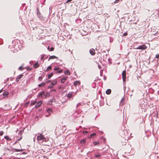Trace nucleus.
Listing matches in <instances>:
<instances>
[{"mask_svg": "<svg viewBox=\"0 0 159 159\" xmlns=\"http://www.w3.org/2000/svg\"><path fill=\"white\" fill-rule=\"evenodd\" d=\"M53 86L52 84H50L48 86V88H52L53 87Z\"/></svg>", "mask_w": 159, "mask_h": 159, "instance_id": "obj_29", "label": "nucleus"}, {"mask_svg": "<svg viewBox=\"0 0 159 159\" xmlns=\"http://www.w3.org/2000/svg\"><path fill=\"white\" fill-rule=\"evenodd\" d=\"M93 143L94 145V146H96L97 144H98L99 143V142L98 141H96L93 142Z\"/></svg>", "mask_w": 159, "mask_h": 159, "instance_id": "obj_25", "label": "nucleus"}, {"mask_svg": "<svg viewBox=\"0 0 159 159\" xmlns=\"http://www.w3.org/2000/svg\"><path fill=\"white\" fill-rule=\"evenodd\" d=\"M29 70H31V69H29Z\"/></svg>", "mask_w": 159, "mask_h": 159, "instance_id": "obj_47", "label": "nucleus"}, {"mask_svg": "<svg viewBox=\"0 0 159 159\" xmlns=\"http://www.w3.org/2000/svg\"><path fill=\"white\" fill-rule=\"evenodd\" d=\"M23 76V75L22 74H20V75L16 79V81L17 82L19 81V80Z\"/></svg>", "mask_w": 159, "mask_h": 159, "instance_id": "obj_7", "label": "nucleus"}, {"mask_svg": "<svg viewBox=\"0 0 159 159\" xmlns=\"http://www.w3.org/2000/svg\"><path fill=\"white\" fill-rule=\"evenodd\" d=\"M63 72V70L61 69V70H60L59 71H57V73H62V72Z\"/></svg>", "mask_w": 159, "mask_h": 159, "instance_id": "obj_33", "label": "nucleus"}, {"mask_svg": "<svg viewBox=\"0 0 159 159\" xmlns=\"http://www.w3.org/2000/svg\"><path fill=\"white\" fill-rule=\"evenodd\" d=\"M47 112L49 113H50L51 112H52V109L51 108H48L47 110Z\"/></svg>", "mask_w": 159, "mask_h": 159, "instance_id": "obj_18", "label": "nucleus"}, {"mask_svg": "<svg viewBox=\"0 0 159 159\" xmlns=\"http://www.w3.org/2000/svg\"><path fill=\"white\" fill-rule=\"evenodd\" d=\"M15 150L16 152H19L20 151V150H18L17 149H16Z\"/></svg>", "mask_w": 159, "mask_h": 159, "instance_id": "obj_41", "label": "nucleus"}, {"mask_svg": "<svg viewBox=\"0 0 159 159\" xmlns=\"http://www.w3.org/2000/svg\"><path fill=\"white\" fill-rule=\"evenodd\" d=\"M18 69L19 70H23V69H24V68H23V67L22 66H20V67Z\"/></svg>", "mask_w": 159, "mask_h": 159, "instance_id": "obj_32", "label": "nucleus"}, {"mask_svg": "<svg viewBox=\"0 0 159 159\" xmlns=\"http://www.w3.org/2000/svg\"><path fill=\"white\" fill-rule=\"evenodd\" d=\"M21 137H20V138H19V139H17V140L18 141H20V140H21Z\"/></svg>", "mask_w": 159, "mask_h": 159, "instance_id": "obj_42", "label": "nucleus"}, {"mask_svg": "<svg viewBox=\"0 0 159 159\" xmlns=\"http://www.w3.org/2000/svg\"><path fill=\"white\" fill-rule=\"evenodd\" d=\"M43 57H41V60H42V59H43Z\"/></svg>", "mask_w": 159, "mask_h": 159, "instance_id": "obj_45", "label": "nucleus"}, {"mask_svg": "<svg viewBox=\"0 0 159 159\" xmlns=\"http://www.w3.org/2000/svg\"><path fill=\"white\" fill-rule=\"evenodd\" d=\"M57 83V81L56 80H54L51 83V84L53 86L55 85Z\"/></svg>", "mask_w": 159, "mask_h": 159, "instance_id": "obj_11", "label": "nucleus"}, {"mask_svg": "<svg viewBox=\"0 0 159 159\" xmlns=\"http://www.w3.org/2000/svg\"><path fill=\"white\" fill-rule=\"evenodd\" d=\"M147 48V47L145 45H142L139 46L138 48H134L136 49H139L141 50H145Z\"/></svg>", "mask_w": 159, "mask_h": 159, "instance_id": "obj_2", "label": "nucleus"}, {"mask_svg": "<svg viewBox=\"0 0 159 159\" xmlns=\"http://www.w3.org/2000/svg\"><path fill=\"white\" fill-rule=\"evenodd\" d=\"M51 81V80H49L47 82V83H49V82H50Z\"/></svg>", "mask_w": 159, "mask_h": 159, "instance_id": "obj_44", "label": "nucleus"}, {"mask_svg": "<svg viewBox=\"0 0 159 159\" xmlns=\"http://www.w3.org/2000/svg\"><path fill=\"white\" fill-rule=\"evenodd\" d=\"M80 81H75L74 82V84L76 86L77 85H80Z\"/></svg>", "mask_w": 159, "mask_h": 159, "instance_id": "obj_6", "label": "nucleus"}, {"mask_svg": "<svg viewBox=\"0 0 159 159\" xmlns=\"http://www.w3.org/2000/svg\"><path fill=\"white\" fill-rule=\"evenodd\" d=\"M36 103V102L35 101H32L31 102V105H34V104H35Z\"/></svg>", "mask_w": 159, "mask_h": 159, "instance_id": "obj_24", "label": "nucleus"}, {"mask_svg": "<svg viewBox=\"0 0 159 159\" xmlns=\"http://www.w3.org/2000/svg\"><path fill=\"white\" fill-rule=\"evenodd\" d=\"M42 101H39L37 102L35 106V108H37L39 107L42 104Z\"/></svg>", "mask_w": 159, "mask_h": 159, "instance_id": "obj_4", "label": "nucleus"}, {"mask_svg": "<svg viewBox=\"0 0 159 159\" xmlns=\"http://www.w3.org/2000/svg\"><path fill=\"white\" fill-rule=\"evenodd\" d=\"M39 64L38 62L37 61L35 64L33 65V67L34 68H37L39 67Z\"/></svg>", "mask_w": 159, "mask_h": 159, "instance_id": "obj_9", "label": "nucleus"}, {"mask_svg": "<svg viewBox=\"0 0 159 159\" xmlns=\"http://www.w3.org/2000/svg\"><path fill=\"white\" fill-rule=\"evenodd\" d=\"M52 91H55V89H52Z\"/></svg>", "mask_w": 159, "mask_h": 159, "instance_id": "obj_46", "label": "nucleus"}, {"mask_svg": "<svg viewBox=\"0 0 159 159\" xmlns=\"http://www.w3.org/2000/svg\"><path fill=\"white\" fill-rule=\"evenodd\" d=\"M156 57L157 58H159V54H157L156 55Z\"/></svg>", "mask_w": 159, "mask_h": 159, "instance_id": "obj_38", "label": "nucleus"}, {"mask_svg": "<svg viewBox=\"0 0 159 159\" xmlns=\"http://www.w3.org/2000/svg\"><path fill=\"white\" fill-rule=\"evenodd\" d=\"M57 57H56L55 56H52L50 57L49 58L48 60H49L50 59H53L55 58H57Z\"/></svg>", "mask_w": 159, "mask_h": 159, "instance_id": "obj_17", "label": "nucleus"}, {"mask_svg": "<svg viewBox=\"0 0 159 159\" xmlns=\"http://www.w3.org/2000/svg\"><path fill=\"white\" fill-rule=\"evenodd\" d=\"M64 73L65 75H69L70 74V72L68 70H66L64 71Z\"/></svg>", "mask_w": 159, "mask_h": 159, "instance_id": "obj_13", "label": "nucleus"}, {"mask_svg": "<svg viewBox=\"0 0 159 159\" xmlns=\"http://www.w3.org/2000/svg\"><path fill=\"white\" fill-rule=\"evenodd\" d=\"M59 89H60L61 88V87H59Z\"/></svg>", "mask_w": 159, "mask_h": 159, "instance_id": "obj_48", "label": "nucleus"}, {"mask_svg": "<svg viewBox=\"0 0 159 159\" xmlns=\"http://www.w3.org/2000/svg\"><path fill=\"white\" fill-rule=\"evenodd\" d=\"M3 134V131H0V136H2Z\"/></svg>", "mask_w": 159, "mask_h": 159, "instance_id": "obj_36", "label": "nucleus"}, {"mask_svg": "<svg viewBox=\"0 0 159 159\" xmlns=\"http://www.w3.org/2000/svg\"><path fill=\"white\" fill-rule=\"evenodd\" d=\"M39 135L37 136V139L38 141H40L41 140H43V139L46 140V138L44 137L43 135L41 134H39Z\"/></svg>", "mask_w": 159, "mask_h": 159, "instance_id": "obj_1", "label": "nucleus"}, {"mask_svg": "<svg viewBox=\"0 0 159 159\" xmlns=\"http://www.w3.org/2000/svg\"><path fill=\"white\" fill-rule=\"evenodd\" d=\"M95 157L96 158L99 157L101 156V154L100 153H98L97 154H95Z\"/></svg>", "mask_w": 159, "mask_h": 159, "instance_id": "obj_15", "label": "nucleus"}, {"mask_svg": "<svg viewBox=\"0 0 159 159\" xmlns=\"http://www.w3.org/2000/svg\"><path fill=\"white\" fill-rule=\"evenodd\" d=\"M67 76H65L62 79H61V82L62 83H64L65 81L67 79Z\"/></svg>", "mask_w": 159, "mask_h": 159, "instance_id": "obj_8", "label": "nucleus"}, {"mask_svg": "<svg viewBox=\"0 0 159 159\" xmlns=\"http://www.w3.org/2000/svg\"><path fill=\"white\" fill-rule=\"evenodd\" d=\"M9 93L8 92L6 91L3 93V96L4 97H7Z\"/></svg>", "mask_w": 159, "mask_h": 159, "instance_id": "obj_16", "label": "nucleus"}, {"mask_svg": "<svg viewBox=\"0 0 159 159\" xmlns=\"http://www.w3.org/2000/svg\"><path fill=\"white\" fill-rule=\"evenodd\" d=\"M60 69V68L59 67H56L55 68L54 70H55V71H57V70H59Z\"/></svg>", "mask_w": 159, "mask_h": 159, "instance_id": "obj_28", "label": "nucleus"}, {"mask_svg": "<svg viewBox=\"0 0 159 159\" xmlns=\"http://www.w3.org/2000/svg\"><path fill=\"white\" fill-rule=\"evenodd\" d=\"M89 52L90 54L92 55H94L95 54V50L93 48L90 49L89 50Z\"/></svg>", "mask_w": 159, "mask_h": 159, "instance_id": "obj_5", "label": "nucleus"}, {"mask_svg": "<svg viewBox=\"0 0 159 159\" xmlns=\"http://www.w3.org/2000/svg\"><path fill=\"white\" fill-rule=\"evenodd\" d=\"M3 91V89H2L1 90H0V93H2Z\"/></svg>", "mask_w": 159, "mask_h": 159, "instance_id": "obj_43", "label": "nucleus"}, {"mask_svg": "<svg viewBox=\"0 0 159 159\" xmlns=\"http://www.w3.org/2000/svg\"><path fill=\"white\" fill-rule=\"evenodd\" d=\"M72 93H69L67 94V97L68 98H70L72 97Z\"/></svg>", "mask_w": 159, "mask_h": 159, "instance_id": "obj_19", "label": "nucleus"}, {"mask_svg": "<svg viewBox=\"0 0 159 159\" xmlns=\"http://www.w3.org/2000/svg\"><path fill=\"white\" fill-rule=\"evenodd\" d=\"M111 93V90L110 89H107L106 91V93L107 94H110Z\"/></svg>", "mask_w": 159, "mask_h": 159, "instance_id": "obj_12", "label": "nucleus"}, {"mask_svg": "<svg viewBox=\"0 0 159 159\" xmlns=\"http://www.w3.org/2000/svg\"><path fill=\"white\" fill-rule=\"evenodd\" d=\"M44 94V92L43 91H41L40 92L39 94V97H42V96Z\"/></svg>", "mask_w": 159, "mask_h": 159, "instance_id": "obj_10", "label": "nucleus"}, {"mask_svg": "<svg viewBox=\"0 0 159 159\" xmlns=\"http://www.w3.org/2000/svg\"><path fill=\"white\" fill-rule=\"evenodd\" d=\"M52 68V67L51 66H49L46 69L45 71H48L49 70H50Z\"/></svg>", "mask_w": 159, "mask_h": 159, "instance_id": "obj_20", "label": "nucleus"}, {"mask_svg": "<svg viewBox=\"0 0 159 159\" xmlns=\"http://www.w3.org/2000/svg\"><path fill=\"white\" fill-rule=\"evenodd\" d=\"M122 75L123 81L124 82H125V81L126 79V72L125 70H124L123 71L122 74Z\"/></svg>", "mask_w": 159, "mask_h": 159, "instance_id": "obj_3", "label": "nucleus"}, {"mask_svg": "<svg viewBox=\"0 0 159 159\" xmlns=\"http://www.w3.org/2000/svg\"><path fill=\"white\" fill-rule=\"evenodd\" d=\"M119 1L120 0H116L114 1V3H118L119 2Z\"/></svg>", "mask_w": 159, "mask_h": 159, "instance_id": "obj_35", "label": "nucleus"}, {"mask_svg": "<svg viewBox=\"0 0 159 159\" xmlns=\"http://www.w3.org/2000/svg\"><path fill=\"white\" fill-rule=\"evenodd\" d=\"M88 133V132L87 131H84L83 132V134L84 135L86 134H87Z\"/></svg>", "mask_w": 159, "mask_h": 159, "instance_id": "obj_34", "label": "nucleus"}, {"mask_svg": "<svg viewBox=\"0 0 159 159\" xmlns=\"http://www.w3.org/2000/svg\"><path fill=\"white\" fill-rule=\"evenodd\" d=\"M50 94L49 93H47L45 95V98L47 97H49L50 96Z\"/></svg>", "mask_w": 159, "mask_h": 159, "instance_id": "obj_26", "label": "nucleus"}, {"mask_svg": "<svg viewBox=\"0 0 159 159\" xmlns=\"http://www.w3.org/2000/svg\"><path fill=\"white\" fill-rule=\"evenodd\" d=\"M4 138L7 139V140H10V139H9V137L8 136H4Z\"/></svg>", "mask_w": 159, "mask_h": 159, "instance_id": "obj_23", "label": "nucleus"}, {"mask_svg": "<svg viewBox=\"0 0 159 159\" xmlns=\"http://www.w3.org/2000/svg\"><path fill=\"white\" fill-rule=\"evenodd\" d=\"M29 103H30V102H26L25 104V106L26 107H27L28 105L29 104Z\"/></svg>", "mask_w": 159, "mask_h": 159, "instance_id": "obj_30", "label": "nucleus"}, {"mask_svg": "<svg viewBox=\"0 0 159 159\" xmlns=\"http://www.w3.org/2000/svg\"><path fill=\"white\" fill-rule=\"evenodd\" d=\"M54 48L52 47L51 48L50 50V51H52L54 50Z\"/></svg>", "mask_w": 159, "mask_h": 159, "instance_id": "obj_37", "label": "nucleus"}, {"mask_svg": "<svg viewBox=\"0 0 159 159\" xmlns=\"http://www.w3.org/2000/svg\"><path fill=\"white\" fill-rule=\"evenodd\" d=\"M123 34H124V36H126L127 35V33L126 32L125 33Z\"/></svg>", "mask_w": 159, "mask_h": 159, "instance_id": "obj_40", "label": "nucleus"}, {"mask_svg": "<svg viewBox=\"0 0 159 159\" xmlns=\"http://www.w3.org/2000/svg\"><path fill=\"white\" fill-rule=\"evenodd\" d=\"M86 142V139H82L80 141V143H85Z\"/></svg>", "mask_w": 159, "mask_h": 159, "instance_id": "obj_22", "label": "nucleus"}, {"mask_svg": "<svg viewBox=\"0 0 159 159\" xmlns=\"http://www.w3.org/2000/svg\"><path fill=\"white\" fill-rule=\"evenodd\" d=\"M45 83L44 82H42L41 84H39L38 86L39 87H41L42 86L44 87L45 86Z\"/></svg>", "mask_w": 159, "mask_h": 159, "instance_id": "obj_14", "label": "nucleus"}, {"mask_svg": "<svg viewBox=\"0 0 159 159\" xmlns=\"http://www.w3.org/2000/svg\"><path fill=\"white\" fill-rule=\"evenodd\" d=\"M95 135H96L95 133H93V134H90V138H91L93 136H94Z\"/></svg>", "mask_w": 159, "mask_h": 159, "instance_id": "obj_27", "label": "nucleus"}, {"mask_svg": "<svg viewBox=\"0 0 159 159\" xmlns=\"http://www.w3.org/2000/svg\"><path fill=\"white\" fill-rule=\"evenodd\" d=\"M53 74L52 73H50L49 75H48V79L50 78L53 75Z\"/></svg>", "mask_w": 159, "mask_h": 159, "instance_id": "obj_21", "label": "nucleus"}, {"mask_svg": "<svg viewBox=\"0 0 159 159\" xmlns=\"http://www.w3.org/2000/svg\"><path fill=\"white\" fill-rule=\"evenodd\" d=\"M42 79H43L42 77H41V76H40V77H39V80L40 81H42Z\"/></svg>", "mask_w": 159, "mask_h": 159, "instance_id": "obj_31", "label": "nucleus"}, {"mask_svg": "<svg viewBox=\"0 0 159 159\" xmlns=\"http://www.w3.org/2000/svg\"><path fill=\"white\" fill-rule=\"evenodd\" d=\"M72 0H68L66 2V3H68L69 2H70Z\"/></svg>", "mask_w": 159, "mask_h": 159, "instance_id": "obj_39", "label": "nucleus"}]
</instances>
